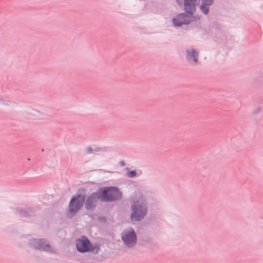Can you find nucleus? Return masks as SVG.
<instances>
[{
  "mask_svg": "<svg viewBox=\"0 0 263 263\" xmlns=\"http://www.w3.org/2000/svg\"><path fill=\"white\" fill-rule=\"evenodd\" d=\"M132 209L131 219L132 220L139 221L144 217L146 213V208L145 200L142 196L135 198L134 203L132 205Z\"/></svg>",
  "mask_w": 263,
  "mask_h": 263,
  "instance_id": "obj_1",
  "label": "nucleus"
},
{
  "mask_svg": "<svg viewBox=\"0 0 263 263\" xmlns=\"http://www.w3.org/2000/svg\"><path fill=\"white\" fill-rule=\"evenodd\" d=\"M85 200V193L83 190L79 191V193L71 198L69 203V214L74 215L83 205Z\"/></svg>",
  "mask_w": 263,
  "mask_h": 263,
  "instance_id": "obj_2",
  "label": "nucleus"
},
{
  "mask_svg": "<svg viewBox=\"0 0 263 263\" xmlns=\"http://www.w3.org/2000/svg\"><path fill=\"white\" fill-rule=\"evenodd\" d=\"M100 192L102 201H112L121 197V192L117 188L114 187L103 188L100 190Z\"/></svg>",
  "mask_w": 263,
  "mask_h": 263,
  "instance_id": "obj_3",
  "label": "nucleus"
},
{
  "mask_svg": "<svg viewBox=\"0 0 263 263\" xmlns=\"http://www.w3.org/2000/svg\"><path fill=\"white\" fill-rule=\"evenodd\" d=\"M76 246L78 251L80 252H97L99 250V247L97 245L92 246L88 239L85 237L78 239L76 241Z\"/></svg>",
  "mask_w": 263,
  "mask_h": 263,
  "instance_id": "obj_4",
  "label": "nucleus"
},
{
  "mask_svg": "<svg viewBox=\"0 0 263 263\" xmlns=\"http://www.w3.org/2000/svg\"><path fill=\"white\" fill-rule=\"evenodd\" d=\"M122 238L128 246H132L136 242V236L133 229H129L123 232Z\"/></svg>",
  "mask_w": 263,
  "mask_h": 263,
  "instance_id": "obj_5",
  "label": "nucleus"
},
{
  "mask_svg": "<svg viewBox=\"0 0 263 263\" xmlns=\"http://www.w3.org/2000/svg\"><path fill=\"white\" fill-rule=\"evenodd\" d=\"M101 195L100 193H95L90 195L87 198L85 206L88 210H92L96 207L99 200H101Z\"/></svg>",
  "mask_w": 263,
  "mask_h": 263,
  "instance_id": "obj_6",
  "label": "nucleus"
},
{
  "mask_svg": "<svg viewBox=\"0 0 263 263\" xmlns=\"http://www.w3.org/2000/svg\"><path fill=\"white\" fill-rule=\"evenodd\" d=\"M186 57L190 63L193 64H196L197 63L198 52L194 49H187L186 50Z\"/></svg>",
  "mask_w": 263,
  "mask_h": 263,
  "instance_id": "obj_7",
  "label": "nucleus"
},
{
  "mask_svg": "<svg viewBox=\"0 0 263 263\" xmlns=\"http://www.w3.org/2000/svg\"><path fill=\"white\" fill-rule=\"evenodd\" d=\"M195 0H184V9L187 13L193 14L195 11Z\"/></svg>",
  "mask_w": 263,
  "mask_h": 263,
  "instance_id": "obj_8",
  "label": "nucleus"
},
{
  "mask_svg": "<svg viewBox=\"0 0 263 263\" xmlns=\"http://www.w3.org/2000/svg\"><path fill=\"white\" fill-rule=\"evenodd\" d=\"M186 15L184 14H180L176 17L173 18V24L176 26H180L183 24H188L189 22L185 19Z\"/></svg>",
  "mask_w": 263,
  "mask_h": 263,
  "instance_id": "obj_9",
  "label": "nucleus"
},
{
  "mask_svg": "<svg viewBox=\"0 0 263 263\" xmlns=\"http://www.w3.org/2000/svg\"><path fill=\"white\" fill-rule=\"evenodd\" d=\"M35 243L36 244L35 247L39 250L45 251H50L51 250L50 246L48 244L46 243L45 240H35Z\"/></svg>",
  "mask_w": 263,
  "mask_h": 263,
  "instance_id": "obj_10",
  "label": "nucleus"
},
{
  "mask_svg": "<svg viewBox=\"0 0 263 263\" xmlns=\"http://www.w3.org/2000/svg\"><path fill=\"white\" fill-rule=\"evenodd\" d=\"M202 2V5L200 6L201 11L205 14H207L209 12L208 6L211 5L214 0H201Z\"/></svg>",
  "mask_w": 263,
  "mask_h": 263,
  "instance_id": "obj_11",
  "label": "nucleus"
},
{
  "mask_svg": "<svg viewBox=\"0 0 263 263\" xmlns=\"http://www.w3.org/2000/svg\"><path fill=\"white\" fill-rule=\"evenodd\" d=\"M127 175L130 178L134 177L136 175V172L135 171H129L127 172Z\"/></svg>",
  "mask_w": 263,
  "mask_h": 263,
  "instance_id": "obj_12",
  "label": "nucleus"
},
{
  "mask_svg": "<svg viewBox=\"0 0 263 263\" xmlns=\"http://www.w3.org/2000/svg\"><path fill=\"white\" fill-rule=\"evenodd\" d=\"M177 2L179 5H180L181 4L182 1L181 0H177Z\"/></svg>",
  "mask_w": 263,
  "mask_h": 263,
  "instance_id": "obj_13",
  "label": "nucleus"
},
{
  "mask_svg": "<svg viewBox=\"0 0 263 263\" xmlns=\"http://www.w3.org/2000/svg\"><path fill=\"white\" fill-rule=\"evenodd\" d=\"M87 151H88V153H91L92 150V149L91 148H88L87 149Z\"/></svg>",
  "mask_w": 263,
  "mask_h": 263,
  "instance_id": "obj_14",
  "label": "nucleus"
}]
</instances>
